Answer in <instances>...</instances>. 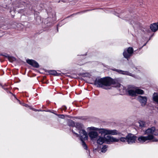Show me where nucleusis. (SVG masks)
<instances>
[{
    "label": "nucleus",
    "mask_w": 158,
    "mask_h": 158,
    "mask_svg": "<svg viewBox=\"0 0 158 158\" xmlns=\"http://www.w3.org/2000/svg\"><path fill=\"white\" fill-rule=\"evenodd\" d=\"M120 140L123 142H127L126 136L125 137H121L119 139Z\"/></svg>",
    "instance_id": "obj_22"
},
{
    "label": "nucleus",
    "mask_w": 158,
    "mask_h": 158,
    "mask_svg": "<svg viewBox=\"0 0 158 158\" xmlns=\"http://www.w3.org/2000/svg\"><path fill=\"white\" fill-rule=\"evenodd\" d=\"M63 109L64 110H65L66 109H67V107L66 106H63Z\"/></svg>",
    "instance_id": "obj_29"
},
{
    "label": "nucleus",
    "mask_w": 158,
    "mask_h": 158,
    "mask_svg": "<svg viewBox=\"0 0 158 158\" xmlns=\"http://www.w3.org/2000/svg\"><path fill=\"white\" fill-rule=\"evenodd\" d=\"M4 34V33L1 30H0V37H2Z\"/></svg>",
    "instance_id": "obj_26"
},
{
    "label": "nucleus",
    "mask_w": 158,
    "mask_h": 158,
    "mask_svg": "<svg viewBox=\"0 0 158 158\" xmlns=\"http://www.w3.org/2000/svg\"><path fill=\"white\" fill-rule=\"evenodd\" d=\"M145 45H146V44H145L143 45V46H145Z\"/></svg>",
    "instance_id": "obj_33"
},
{
    "label": "nucleus",
    "mask_w": 158,
    "mask_h": 158,
    "mask_svg": "<svg viewBox=\"0 0 158 158\" xmlns=\"http://www.w3.org/2000/svg\"><path fill=\"white\" fill-rule=\"evenodd\" d=\"M60 115L61 116L60 118H63L64 117V115L61 114Z\"/></svg>",
    "instance_id": "obj_30"
},
{
    "label": "nucleus",
    "mask_w": 158,
    "mask_h": 158,
    "mask_svg": "<svg viewBox=\"0 0 158 158\" xmlns=\"http://www.w3.org/2000/svg\"><path fill=\"white\" fill-rule=\"evenodd\" d=\"M123 90H125L126 92H127L129 95L134 96H136L135 90H134L131 89H126V88L123 87Z\"/></svg>",
    "instance_id": "obj_10"
},
{
    "label": "nucleus",
    "mask_w": 158,
    "mask_h": 158,
    "mask_svg": "<svg viewBox=\"0 0 158 158\" xmlns=\"http://www.w3.org/2000/svg\"><path fill=\"white\" fill-rule=\"evenodd\" d=\"M133 51L132 48L129 47L127 49L124 50L123 53V56L125 58L128 59L132 56Z\"/></svg>",
    "instance_id": "obj_4"
},
{
    "label": "nucleus",
    "mask_w": 158,
    "mask_h": 158,
    "mask_svg": "<svg viewBox=\"0 0 158 158\" xmlns=\"http://www.w3.org/2000/svg\"><path fill=\"white\" fill-rule=\"evenodd\" d=\"M119 139L111 136L107 135L103 137L99 136L97 140V143L99 144H102L103 143L110 144L111 142H117Z\"/></svg>",
    "instance_id": "obj_3"
},
{
    "label": "nucleus",
    "mask_w": 158,
    "mask_h": 158,
    "mask_svg": "<svg viewBox=\"0 0 158 158\" xmlns=\"http://www.w3.org/2000/svg\"><path fill=\"white\" fill-rule=\"evenodd\" d=\"M135 90L136 95L138 94H144V91L141 89H137Z\"/></svg>",
    "instance_id": "obj_19"
},
{
    "label": "nucleus",
    "mask_w": 158,
    "mask_h": 158,
    "mask_svg": "<svg viewBox=\"0 0 158 158\" xmlns=\"http://www.w3.org/2000/svg\"><path fill=\"white\" fill-rule=\"evenodd\" d=\"M35 111H37V110H36L35 109V110H34Z\"/></svg>",
    "instance_id": "obj_34"
},
{
    "label": "nucleus",
    "mask_w": 158,
    "mask_h": 158,
    "mask_svg": "<svg viewBox=\"0 0 158 158\" xmlns=\"http://www.w3.org/2000/svg\"><path fill=\"white\" fill-rule=\"evenodd\" d=\"M139 127L141 128L144 127L146 126L145 122L143 121H139Z\"/></svg>",
    "instance_id": "obj_20"
},
{
    "label": "nucleus",
    "mask_w": 158,
    "mask_h": 158,
    "mask_svg": "<svg viewBox=\"0 0 158 158\" xmlns=\"http://www.w3.org/2000/svg\"><path fill=\"white\" fill-rule=\"evenodd\" d=\"M113 70L114 71H116L118 72V73H121L122 74H127L128 75H129L130 76H131V73H129L128 72H124L123 71H122L121 70H118L116 69H113Z\"/></svg>",
    "instance_id": "obj_15"
},
{
    "label": "nucleus",
    "mask_w": 158,
    "mask_h": 158,
    "mask_svg": "<svg viewBox=\"0 0 158 158\" xmlns=\"http://www.w3.org/2000/svg\"><path fill=\"white\" fill-rule=\"evenodd\" d=\"M89 10H84V11H83L81 12H78L77 13H76L75 14H78V13H84V12H86L88 11H89Z\"/></svg>",
    "instance_id": "obj_27"
},
{
    "label": "nucleus",
    "mask_w": 158,
    "mask_h": 158,
    "mask_svg": "<svg viewBox=\"0 0 158 158\" xmlns=\"http://www.w3.org/2000/svg\"><path fill=\"white\" fill-rule=\"evenodd\" d=\"M108 134L111 135H118L119 136H122L123 135L118 132L116 130H108Z\"/></svg>",
    "instance_id": "obj_11"
},
{
    "label": "nucleus",
    "mask_w": 158,
    "mask_h": 158,
    "mask_svg": "<svg viewBox=\"0 0 158 158\" xmlns=\"http://www.w3.org/2000/svg\"><path fill=\"white\" fill-rule=\"evenodd\" d=\"M88 129H89V130H93L95 131H97L98 129V128L94 127H88Z\"/></svg>",
    "instance_id": "obj_23"
},
{
    "label": "nucleus",
    "mask_w": 158,
    "mask_h": 158,
    "mask_svg": "<svg viewBox=\"0 0 158 158\" xmlns=\"http://www.w3.org/2000/svg\"><path fill=\"white\" fill-rule=\"evenodd\" d=\"M107 146L106 145L104 146L101 149V152H105L107 150Z\"/></svg>",
    "instance_id": "obj_21"
},
{
    "label": "nucleus",
    "mask_w": 158,
    "mask_h": 158,
    "mask_svg": "<svg viewBox=\"0 0 158 158\" xmlns=\"http://www.w3.org/2000/svg\"><path fill=\"white\" fill-rule=\"evenodd\" d=\"M137 99L143 106H145L147 102V98L145 96H138Z\"/></svg>",
    "instance_id": "obj_8"
},
{
    "label": "nucleus",
    "mask_w": 158,
    "mask_h": 158,
    "mask_svg": "<svg viewBox=\"0 0 158 158\" xmlns=\"http://www.w3.org/2000/svg\"><path fill=\"white\" fill-rule=\"evenodd\" d=\"M2 88L4 89H6L4 88V87H3V86H2Z\"/></svg>",
    "instance_id": "obj_31"
},
{
    "label": "nucleus",
    "mask_w": 158,
    "mask_h": 158,
    "mask_svg": "<svg viewBox=\"0 0 158 158\" xmlns=\"http://www.w3.org/2000/svg\"><path fill=\"white\" fill-rule=\"evenodd\" d=\"M154 135H158V129H156L155 128V130L154 132Z\"/></svg>",
    "instance_id": "obj_25"
},
{
    "label": "nucleus",
    "mask_w": 158,
    "mask_h": 158,
    "mask_svg": "<svg viewBox=\"0 0 158 158\" xmlns=\"http://www.w3.org/2000/svg\"><path fill=\"white\" fill-rule=\"evenodd\" d=\"M75 127L79 130V134L76 133L72 130V132L77 137H80V139L81 141V144L85 150H87L88 147L85 141L87 140L88 135L87 133L84 130L82 129L83 125L81 123H77L75 125Z\"/></svg>",
    "instance_id": "obj_2"
},
{
    "label": "nucleus",
    "mask_w": 158,
    "mask_h": 158,
    "mask_svg": "<svg viewBox=\"0 0 158 158\" xmlns=\"http://www.w3.org/2000/svg\"><path fill=\"white\" fill-rule=\"evenodd\" d=\"M6 58H8V60L10 62H12L14 61H15L16 60V58L13 56L7 55V56H6Z\"/></svg>",
    "instance_id": "obj_18"
},
{
    "label": "nucleus",
    "mask_w": 158,
    "mask_h": 158,
    "mask_svg": "<svg viewBox=\"0 0 158 158\" xmlns=\"http://www.w3.org/2000/svg\"><path fill=\"white\" fill-rule=\"evenodd\" d=\"M88 135L91 140L97 138L98 135V132L94 131H91L89 133Z\"/></svg>",
    "instance_id": "obj_12"
},
{
    "label": "nucleus",
    "mask_w": 158,
    "mask_h": 158,
    "mask_svg": "<svg viewBox=\"0 0 158 158\" xmlns=\"http://www.w3.org/2000/svg\"><path fill=\"white\" fill-rule=\"evenodd\" d=\"M48 72L50 74L53 75L55 76H60V73H58L55 70H49Z\"/></svg>",
    "instance_id": "obj_16"
},
{
    "label": "nucleus",
    "mask_w": 158,
    "mask_h": 158,
    "mask_svg": "<svg viewBox=\"0 0 158 158\" xmlns=\"http://www.w3.org/2000/svg\"><path fill=\"white\" fill-rule=\"evenodd\" d=\"M155 130V127H152L151 128H149L146 130L144 132L145 135H147V136L151 135L152 137V139H153L154 135V132Z\"/></svg>",
    "instance_id": "obj_7"
},
{
    "label": "nucleus",
    "mask_w": 158,
    "mask_h": 158,
    "mask_svg": "<svg viewBox=\"0 0 158 158\" xmlns=\"http://www.w3.org/2000/svg\"><path fill=\"white\" fill-rule=\"evenodd\" d=\"M26 62L28 64L35 68H38L39 67L38 63L34 60L27 59Z\"/></svg>",
    "instance_id": "obj_9"
},
{
    "label": "nucleus",
    "mask_w": 158,
    "mask_h": 158,
    "mask_svg": "<svg viewBox=\"0 0 158 158\" xmlns=\"http://www.w3.org/2000/svg\"><path fill=\"white\" fill-rule=\"evenodd\" d=\"M152 139V137L151 135L146 136H141L139 137L138 139V140L141 143H143L147 140H150Z\"/></svg>",
    "instance_id": "obj_6"
},
{
    "label": "nucleus",
    "mask_w": 158,
    "mask_h": 158,
    "mask_svg": "<svg viewBox=\"0 0 158 158\" xmlns=\"http://www.w3.org/2000/svg\"><path fill=\"white\" fill-rule=\"evenodd\" d=\"M150 27L152 31L153 32L156 31L158 29V22L151 24Z\"/></svg>",
    "instance_id": "obj_13"
},
{
    "label": "nucleus",
    "mask_w": 158,
    "mask_h": 158,
    "mask_svg": "<svg viewBox=\"0 0 158 158\" xmlns=\"http://www.w3.org/2000/svg\"><path fill=\"white\" fill-rule=\"evenodd\" d=\"M18 101L19 102V103L21 104V102H20V101L19 100H18Z\"/></svg>",
    "instance_id": "obj_32"
},
{
    "label": "nucleus",
    "mask_w": 158,
    "mask_h": 158,
    "mask_svg": "<svg viewBox=\"0 0 158 158\" xmlns=\"http://www.w3.org/2000/svg\"><path fill=\"white\" fill-rule=\"evenodd\" d=\"M153 100L158 103V93H154L153 95Z\"/></svg>",
    "instance_id": "obj_17"
},
{
    "label": "nucleus",
    "mask_w": 158,
    "mask_h": 158,
    "mask_svg": "<svg viewBox=\"0 0 158 158\" xmlns=\"http://www.w3.org/2000/svg\"><path fill=\"white\" fill-rule=\"evenodd\" d=\"M94 84L97 85L98 87H101L106 89V86H108L113 85L116 87H121V84L118 83L117 81L110 77H105L102 78H98L94 81Z\"/></svg>",
    "instance_id": "obj_1"
},
{
    "label": "nucleus",
    "mask_w": 158,
    "mask_h": 158,
    "mask_svg": "<svg viewBox=\"0 0 158 158\" xmlns=\"http://www.w3.org/2000/svg\"><path fill=\"white\" fill-rule=\"evenodd\" d=\"M22 105L24 106H25V107H27L28 106V105L27 104H26L25 103H22Z\"/></svg>",
    "instance_id": "obj_28"
},
{
    "label": "nucleus",
    "mask_w": 158,
    "mask_h": 158,
    "mask_svg": "<svg viewBox=\"0 0 158 158\" xmlns=\"http://www.w3.org/2000/svg\"><path fill=\"white\" fill-rule=\"evenodd\" d=\"M98 131L99 133L101 134L102 135H104V136L108 135V130L104 128L99 129L97 130Z\"/></svg>",
    "instance_id": "obj_14"
},
{
    "label": "nucleus",
    "mask_w": 158,
    "mask_h": 158,
    "mask_svg": "<svg viewBox=\"0 0 158 158\" xmlns=\"http://www.w3.org/2000/svg\"><path fill=\"white\" fill-rule=\"evenodd\" d=\"M127 142L129 144L135 143L136 137L134 135L129 133L126 136Z\"/></svg>",
    "instance_id": "obj_5"
},
{
    "label": "nucleus",
    "mask_w": 158,
    "mask_h": 158,
    "mask_svg": "<svg viewBox=\"0 0 158 158\" xmlns=\"http://www.w3.org/2000/svg\"><path fill=\"white\" fill-rule=\"evenodd\" d=\"M69 122L70 123V124H69V126H71L72 127L75 126L74 122H73L72 120H70L69 121Z\"/></svg>",
    "instance_id": "obj_24"
}]
</instances>
